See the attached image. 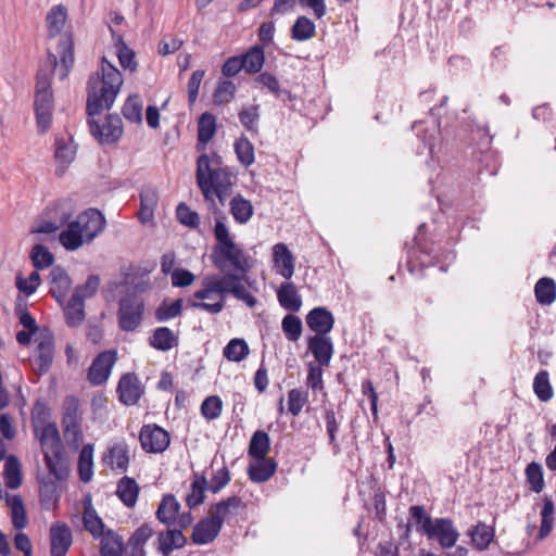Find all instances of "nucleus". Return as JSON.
<instances>
[{
    "label": "nucleus",
    "mask_w": 556,
    "mask_h": 556,
    "mask_svg": "<svg viewBox=\"0 0 556 556\" xmlns=\"http://www.w3.org/2000/svg\"><path fill=\"white\" fill-rule=\"evenodd\" d=\"M270 450V438L263 430L255 431L250 440L249 455L251 458L267 457Z\"/></svg>",
    "instance_id": "38"
},
{
    "label": "nucleus",
    "mask_w": 556,
    "mask_h": 556,
    "mask_svg": "<svg viewBox=\"0 0 556 556\" xmlns=\"http://www.w3.org/2000/svg\"><path fill=\"white\" fill-rule=\"evenodd\" d=\"M64 438L68 445L78 447L83 441L81 417L62 418Z\"/></svg>",
    "instance_id": "36"
},
{
    "label": "nucleus",
    "mask_w": 556,
    "mask_h": 556,
    "mask_svg": "<svg viewBox=\"0 0 556 556\" xmlns=\"http://www.w3.org/2000/svg\"><path fill=\"white\" fill-rule=\"evenodd\" d=\"M0 498H4L8 507L11 510L12 525L15 529L22 530L27 527L28 519L26 508L21 495L11 496L9 493H3L0 489Z\"/></svg>",
    "instance_id": "23"
},
{
    "label": "nucleus",
    "mask_w": 556,
    "mask_h": 556,
    "mask_svg": "<svg viewBox=\"0 0 556 556\" xmlns=\"http://www.w3.org/2000/svg\"><path fill=\"white\" fill-rule=\"evenodd\" d=\"M4 478L9 489L15 490L22 485V465L18 458L13 454H10L5 458Z\"/></svg>",
    "instance_id": "32"
},
{
    "label": "nucleus",
    "mask_w": 556,
    "mask_h": 556,
    "mask_svg": "<svg viewBox=\"0 0 556 556\" xmlns=\"http://www.w3.org/2000/svg\"><path fill=\"white\" fill-rule=\"evenodd\" d=\"M180 508V503L173 494H165L159 504L155 515L161 523L172 526L176 523Z\"/></svg>",
    "instance_id": "25"
},
{
    "label": "nucleus",
    "mask_w": 556,
    "mask_h": 556,
    "mask_svg": "<svg viewBox=\"0 0 556 556\" xmlns=\"http://www.w3.org/2000/svg\"><path fill=\"white\" fill-rule=\"evenodd\" d=\"M65 321L68 327L79 326L86 317L85 302L77 295H72L64 307Z\"/></svg>",
    "instance_id": "30"
},
{
    "label": "nucleus",
    "mask_w": 556,
    "mask_h": 556,
    "mask_svg": "<svg viewBox=\"0 0 556 556\" xmlns=\"http://www.w3.org/2000/svg\"><path fill=\"white\" fill-rule=\"evenodd\" d=\"M222 530L220 521L212 516L201 519L194 527L191 540L194 544L204 545L213 542Z\"/></svg>",
    "instance_id": "20"
},
{
    "label": "nucleus",
    "mask_w": 556,
    "mask_h": 556,
    "mask_svg": "<svg viewBox=\"0 0 556 556\" xmlns=\"http://www.w3.org/2000/svg\"><path fill=\"white\" fill-rule=\"evenodd\" d=\"M159 195L154 188H143L140 192L139 219L147 223L153 218L154 210L157 206Z\"/></svg>",
    "instance_id": "31"
},
{
    "label": "nucleus",
    "mask_w": 556,
    "mask_h": 556,
    "mask_svg": "<svg viewBox=\"0 0 556 556\" xmlns=\"http://www.w3.org/2000/svg\"><path fill=\"white\" fill-rule=\"evenodd\" d=\"M316 34V26L312 20L306 16H299L291 28V37L296 41H305L313 38Z\"/></svg>",
    "instance_id": "45"
},
{
    "label": "nucleus",
    "mask_w": 556,
    "mask_h": 556,
    "mask_svg": "<svg viewBox=\"0 0 556 556\" xmlns=\"http://www.w3.org/2000/svg\"><path fill=\"white\" fill-rule=\"evenodd\" d=\"M58 53L62 64L61 79H64L74 64L73 43L70 37H64L58 45Z\"/></svg>",
    "instance_id": "51"
},
{
    "label": "nucleus",
    "mask_w": 556,
    "mask_h": 556,
    "mask_svg": "<svg viewBox=\"0 0 556 556\" xmlns=\"http://www.w3.org/2000/svg\"><path fill=\"white\" fill-rule=\"evenodd\" d=\"M73 542L70 527L55 522L50 528V556H65Z\"/></svg>",
    "instance_id": "14"
},
{
    "label": "nucleus",
    "mask_w": 556,
    "mask_h": 556,
    "mask_svg": "<svg viewBox=\"0 0 556 556\" xmlns=\"http://www.w3.org/2000/svg\"><path fill=\"white\" fill-rule=\"evenodd\" d=\"M90 134L100 144H113L123 135V121L117 114H109L102 125L94 119L88 121Z\"/></svg>",
    "instance_id": "9"
},
{
    "label": "nucleus",
    "mask_w": 556,
    "mask_h": 556,
    "mask_svg": "<svg viewBox=\"0 0 556 556\" xmlns=\"http://www.w3.org/2000/svg\"><path fill=\"white\" fill-rule=\"evenodd\" d=\"M76 150L74 147L66 144L64 141L56 140V149H55V160L58 163L62 165V169H56V174L61 176L65 168L68 166V164L72 163V161L75 157Z\"/></svg>",
    "instance_id": "58"
},
{
    "label": "nucleus",
    "mask_w": 556,
    "mask_h": 556,
    "mask_svg": "<svg viewBox=\"0 0 556 556\" xmlns=\"http://www.w3.org/2000/svg\"><path fill=\"white\" fill-rule=\"evenodd\" d=\"M216 131V119L212 113H203L198 122V142L197 150L204 151L207 142L214 137Z\"/></svg>",
    "instance_id": "27"
},
{
    "label": "nucleus",
    "mask_w": 556,
    "mask_h": 556,
    "mask_svg": "<svg viewBox=\"0 0 556 556\" xmlns=\"http://www.w3.org/2000/svg\"><path fill=\"white\" fill-rule=\"evenodd\" d=\"M241 506V498L239 496H230L225 501L217 503L211 510V516L216 520L220 521L223 527L224 520L232 514L235 509Z\"/></svg>",
    "instance_id": "47"
},
{
    "label": "nucleus",
    "mask_w": 556,
    "mask_h": 556,
    "mask_svg": "<svg viewBox=\"0 0 556 556\" xmlns=\"http://www.w3.org/2000/svg\"><path fill=\"white\" fill-rule=\"evenodd\" d=\"M265 53L261 46H253L245 51V72L258 73L264 65Z\"/></svg>",
    "instance_id": "56"
},
{
    "label": "nucleus",
    "mask_w": 556,
    "mask_h": 556,
    "mask_svg": "<svg viewBox=\"0 0 556 556\" xmlns=\"http://www.w3.org/2000/svg\"><path fill=\"white\" fill-rule=\"evenodd\" d=\"M100 286V277L98 275H90L84 285H79L75 288L72 295H77V298H81L85 302V299L92 298Z\"/></svg>",
    "instance_id": "62"
},
{
    "label": "nucleus",
    "mask_w": 556,
    "mask_h": 556,
    "mask_svg": "<svg viewBox=\"0 0 556 556\" xmlns=\"http://www.w3.org/2000/svg\"><path fill=\"white\" fill-rule=\"evenodd\" d=\"M469 535L471 538L472 545L479 549L483 551L489 547L490 543L494 539V529L488 526L484 522L479 521L470 531Z\"/></svg>",
    "instance_id": "35"
},
{
    "label": "nucleus",
    "mask_w": 556,
    "mask_h": 556,
    "mask_svg": "<svg viewBox=\"0 0 556 556\" xmlns=\"http://www.w3.org/2000/svg\"><path fill=\"white\" fill-rule=\"evenodd\" d=\"M224 357L231 362L243 359V338H236L229 341L224 348Z\"/></svg>",
    "instance_id": "64"
},
{
    "label": "nucleus",
    "mask_w": 556,
    "mask_h": 556,
    "mask_svg": "<svg viewBox=\"0 0 556 556\" xmlns=\"http://www.w3.org/2000/svg\"><path fill=\"white\" fill-rule=\"evenodd\" d=\"M307 401V392L301 389H291L288 392V412L294 417L299 416Z\"/></svg>",
    "instance_id": "60"
},
{
    "label": "nucleus",
    "mask_w": 556,
    "mask_h": 556,
    "mask_svg": "<svg viewBox=\"0 0 556 556\" xmlns=\"http://www.w3.org/2000/svg\"><path fill=\"white\" fill-rule=\"evenodd\" d=\"M67 11L62 4L53 7L47 14V27L49 37H55L62 31L66 22Z\"/></svg>",
    "instance_id": "39"
},
{
    "label": "nucleus",
    "mask_w": 556,
    "mask_h": 556,
    "mask_svg": "<svg viewBox=\"0 0 556 556\" xmlns=\"http://www.w3.org/2000/svg\"><path fill=\"white\" fill-rule=\"evenodd\" d=\"M233 282H236L233 276H206L202 280V288L195 291L193 296L203 301L211 299L213 293L220 295L222 299H224L227 293H231L236 299L243 300V288L236 287Z\"/></svg>",
    "instance_id": "7"
},
{
    "label": "nucleus",
    "mask_w": 556,
    "mask_h": 556,
    "mask_svg": "<svg viewBox=\"0 0 556 556\" xmlns=\"http://www.w3.org/2000/svg\"><path fill=\"white\" fill-rule=\"evenodd\" d=\"M48 281L50 283L51 295L62 304L67 295L68 290L72 286V280L67 275L66 270L61 266H54L49 276Z\"/></svg>",
    "instance_id": "21"
},
{
    "label": "nucleus",
    "mask_w": 556,
    "mask_h": 556,
    "mask_svg": "<svg viewBox=\"0 0 556 556\" xmlns=\"http://www.w3.org/2000/svg\"><path fill=\"white\" fill-rule=\"evenodd\" d=\"M276 469L277 463L274 458H251L248 467V475L253 482H265L274 476Z\"/></svg>",
    "instance_id": "22"
},
{
    "label": "nucleus",
    "mask_w": 556,
    "mask_h": 556,
    "mask_svg": "<svg viewBox=\"0 0 556 556\" xmlns=\"http://www.w3.org/2000/svg\"><path fill=\"white\" fill-rule=\"evenodd\" d=\"M83 522L85 529L90 532L94 539H99L105 533L104 523L91 505L85 507Z\"/></svg>",
    "instance_id": "48"
},
{
    "label": "nucleus",
    "mask_w": 556,
    "mask_h": 556,
    "mask_svg": "<svg viewBox=\"0 0 556 556\" xmlns=\"http://www.w3.org/2000/svg\"><path fill=\"white\" fill-rule=\"evenodd\" d=\"M54 357V342L52 333L41 334L38 339L35 366L39 374L49 371Z\"/></svg>",
    "instance_id": "17"
},
{
    "label": "nucleus",
    "mask_w": 556,
    "mask_h": 556,
    "mask_svg": "<svg viewBox=\"0 0 556 556\" xmlns=\"http://www.w3.org/2000/svg\"><path fill=\"white\" fill-rule=\"evenodd\" d=\"M426 536L429 541H435L442 548L453 547L458 538L459 532L450 518L427 519Z\"/></svg>",
    "instance_id": "8"
},
{
    "label": "nucleus",
    "mask_w": 556,
    "mask_h": 556,
    "mask_svg": "<svg viewBox=\"0 0 556 556\" xmlns=\"http://www.w3.org/2000/svg\"><path fill=\"white\" fill-rule=\"evenodd\" d=\"M142 101L138 94H131L125 101L122 113L123 116L136 124H140L142 122Z\"/></svg>",
    "instance_id": "52"
},
{
    "label": "nucleus",
    "mask_w": 556,
    "mask_h": 556,
    "mask_svg": "<svg viewBox=\"0 0 556 556\" xmlns=\"http://www.w3.org/2000/svg\"><path fill=\"white\" fill-rule=\"evenodd\" d=\"M101 538V556H122L123 540L113 530H108Z\"/></svg>",
    "instance_id": "43"
},
{
    "label": "nucleus",
    "mask_w": 556,
    "mask_h": 556,
    "mask_svg": "<svg viewBox=\"0 0 556 556\" xmlns=\"http://www.w3.org/2000/svg\"><path fill=\"white\" fill-rule=\"evenodd\" d=\"M533 392L541 402H548L554 396V390L547 370H540L533 379Z\"/></svg>",
    "instance_id": "40"
},
{
    "label": "nucleus",
    "mask_w": 556,
    "mask_h": 556,
    "mask_svg": "<svg viewBox=\"0 0 556 556\" xmlns=\"http://www.w3.org/2000/svg\"><path fill=\"white\" fill-rule=\"evenodd\" d=\"M79 479L87 483L92 479L93 475V446L86 444L83 446L78 457Z\"/></svg>",
    "instance_id": "41"
},
{
    "label": "nucleus",
    "mask_w": 556,
    "mask_h": 556,
    "mask_svg": "<svg viewBox=\"0 0 556 556\" xmlns=\"http://www.w3.org/2000/svg\"><path fill=\"white\" fill-rule=\"evenodd\" d=\"M178 337L175 336L172 329L168 327H159L154 329L152 336L149 339L150 345L162 352H166L178 345Z\"/></svg>",
    "instance_id": "28"
},
{
    "label": "nucleus",
    "mask_w": 556,
    "mask_h": 556,
    "mask_svg": "<svg viewBox=\"0 0 556 556\" xmlns=\"http://www.w3.org/2000/svg\"><path fill=\"white\" fill-rule=\"evenodd\" d=\"M254 81L262 88H266L276 98L285 99V97L290 98L291 96L288 90L280 89L279 81L277 80V78L267 72L256 76Z\"/></svg>",
    "instance_id": "55"
},
{
    "label": "nucleus",
    "mask_w": 556,
    "mask_h": 556,
    "mask_svg": "<svg viewBox=\"0 0 556 556\" xmlns=\"http://www.w3.org/2000/svg\"><path fill=\"white\" fill-rule=\"evenodd\" d=\"M159 552L163 556H169L174 549L181 548L187 543V538L179 529H168L160 532L157 536Z\"/></svg>",
    "instance_id": "24"
},
{
    "label": "nucleus",
    "mask_w": 556,
    "mask_h": 556,
    "mask_svg": "<svg viewBox=\"0 0 556 556\" xmlns=\"http://www.w3.org/2000/svg\"><path fill=\"white\" fill-rule=\"evenodd\" d=\"M31 261L36 269H43L52 265L53 254L42 244H36L31 250Z\"/></svg>",
    "instance_id": "59"
},
{
    "label": "nucleus",
    "mask_w": 556,
    "mask_h": 556,
    "mask_svg": "<svg viewBox=\"0 0 556 556\" xmlns=\"http://www.w3.org/2000/svg\"><path fill=\"white\" fill-rule=\"evenodd\" d=\"M324 419L326 424V431L329 439V445H331L333 454L338 455L341 453V447L337 440L340 420L337 419L336 413L331 408L325 410Z\"/></svg>",
    "instance_id": "50"
},
{
    "label": "nucleus",
    "mask_w": 556,
    "mask_h": 556,
    "mask_svg": "<svg viewBox=\"0 0 556 556\" xmlns=\"http://www.w3.org/2000/svg\"><path fill=\"white\" fill-rule=\"evenodd\" d=\"M554 511L555 506L553 500L547 495L544 496L541 510V526L538 535L539 540H544L551 534L554 525Z\"/></svg>",
    "instance_id": "42"
},
{
    "label": "nucleus",
    "mask_w": 556,
    "mask_h": 556,
    "mask_svg": "<svg viewBox=\"0 0 556 556\" xmlns=\"http://www.w3.org/2000/svg\"><path fill=\"white\" fill-rule=\"evenodd\" d=\"M534 294L541 305H551L556 300V282L549 277L540 278L534 286Z\"/></svg>",
    "instance_id": "33"
},
{
    "label": "nucleus",
    "mask_w": 556,
    "mask_h": 556,
    "mask_svg": "<svg viewBox=\"0 0 556 556\" xmlns=\"http://www.w3.org/2000/svg\"><path fill=\"white\" fill-rule=\"evenodd\" d=\"M237 91V86L230 79H219L215 91L213 93V100L216 104H225L230 102Z\"/></svg>",
    "instance_id": "54"
},
{
    "label": "nucleus",
    "mask_w": 556,
    "mask_h": 556,
    "mask_svg": "<svg viewBox=\"0 0 556 556\" xmlns=\"http://www.w3.org/2000/svg\"><path fill=\"white\" fill-rule=\"evenodd\" d=\"M182 299H177L173 303L163 302L155 309V318L157 321L164 323L179 316L182 312Z\"/></svg>",
    "instance_id": "57"
},
{
    "label": "nucleus",
    "mask_w": 556,
    "mask_h": 556,
    "mask_svg": "<svg viewBox=\"0 0 556 556\" xmlns=\"http://www.w3.org/2000/svg\"><path fill=\"white\" fill-rule=\"evenodd\" d=\"M276 295L279 305L290 313H298L303 305L302 296L292 281H283L277 289Z\"/></svg>",
    "instance_id": "19"
},
{
    "label": "nucleus",
    "mask_w": 556,
    "mask_h": 556,
    "mask_svg": "<svg viewBox=\"0 0 556 556\" xmlns=\"http://www.w3.org/2000/svg\"><path fill=\"white\" fill-rule=\"evenodd\" d=\"M39 441L49 473L56 480H65L68 477V462L55 422L41 428Z\"/></svg>",
    "instance_id": "5"
},
{
    "label": "nucleus",
    "mask_w": 556,
    "mask_h": 556,
    "mask_svg": "<svg viewBox=\"0 0 556 556\" xmlns=\"http://www.w3.org/2000/svg\"><path fill=\"white\" fill-rule=\"evenodd\" d=\"M115 47L121 66L124 70H129L131 73L136 72L138 64L135 60V51L125 43L122 36H117Z\"/></svg>",
    "instance_id": "49"
},
{
    "label": "nucleus",
    "mask_w": 556,
    "mask_h": 556,
    "mask_svg": "<svg viewBox=\"0 0 556 556\" xmlns=\"http://www.w3.org/2000/svg\"><path fill=\"white\" fill-rule=\"evenodd\" d=\"M117 361L115 350H105L99 353L88 369V380L92 386L105 383L111 375L112 368Z\"/></svg>",
    "instance_id": "11"
},
{
    "label": "nucleus",
    "mask_w": 556,
    "mask_h": 556,
    "mask_svg": "<svg viewBox=\"0 0 556 556\" xmlns=\"http://www.w3.org/2000/svg\"><path fill=\"white\" fill-rule=\"evenodd\" d=\"M153 532L149 523H143L132 533L128 540V546L131 549L132 556H144L143 546L152 536Z\"/></svg>",
    "instance_id": "37"
},
{
    "label": "nucleus",
    "mask_w": 556,
    "mask_h": 556,
    "mask_svg": "<svg viewBox=\"0 0 556 556\" xmlns=\"http://www.w3.org/2000/svg\"><path fill=\"white\" fill-rule=\"evenodd\" d=\"M273 261L276 273L290 280L294 274L295 261L287 244L280 242L274 245Z\"/></svg>",
    "instance_id": "16"
},
{
    "label": "nucleus",
    "mask_w": 556,
    "mask_h": 556,
    "mask_svg": "<svg viewBox=\"0 0 556 556\" xmlns=\"http://www.w3.org/2000/svg\"><path fill=\"white\" fill-rule=\"evenodd\" d=\"M139 491L140 488L134 478L125 476L117 482L116 495L129 508L136 505Z\"/></svg>",
    "instance_id": "29"
},
{
    "label": "nucleus",
    "mask_w": 556,
    "mask_h": 556,
    "mask_svg": "<svg viewBox=\"0 0 556 556\" xmlns=\"http://www.w3.org/2000/svg\"><path fill=\"white\" fill-rule=\"evenodd\" d=\"M74 224L81 230L86 242L92 241L105 227V218L97 208H88L80 213Z\"/></svg>",
    "instance_id": "13"
},
{
    "label": "nucleus",
    "mask_w": 556,
    "mask_h": 556,
    "mask_svg": "<svg viewBox=\"0 0 556 556\" xmlns=\"http://www.w3.org/2000/svg\"><path fill=\"white\" fill-rule=\"evenodd\" d=\"M48 60L52 68L50 71L40 68L37 73L34 101L37 127L42 134L50 128L52 122L54 98L51 83L52 73L58 66V56L53 53H49Z\"/></svg>",
    "instance_id": "4"
},
{
    "label": "nucleus",
    "mask_w": 556,
    "mask_h": 556,
    "mask_svg": "<svg viewBox=\"0 0 556 556\" xmlns=\"http://www.w3.org/2000/svg\"><path fill=\"white\" fill-rule=\"evenodd\" d=\"M104 462L109 465H116V468L126 471L129 464V450L125 442H119L109 448Z\"/></svg>",
    "instance_id": "34"
},
{
    "label": "nucleus",
    "mask_w": 556,
    "mask_h": 556,
    "mask_svg": "<svg viewBox=\"0 0 556 556\" xmlns=\"http://www.w3.org/2000/svg\"><path fill=\"white\" fill-rule=\"evenodd\" d=\"M281 330L288 341H299L303 332L301 318L293 313L287 314L281 320Z\"/></svg>",
    "instance_id": "44"
},
{
    "label": "nucleus",
    "mask_w": 556,
    "mask_h": 556,
    "mask_svg": "<svg viewBox=\"0 0 556 556\" xmlns=\"http://www.w3.org/2000/svg\"><path fill=\"white\" fill-rule=\"evenodd\" d=\"M116 392L121 403L132 406L143 396L144 387L135 372H126L119 378Z\"/></svg>",
    "instance_id": "12"
},
{
    "label": "nucleus",
    "mask_w": 556,
    "mask_h": 556,
    "mask_svg": "<svg viewBox=\"0 0 556 556\" xmlns=\"http://www.w3.org/2000/svg\"><path fill=\"white\" fill-rule=\"evenodd\" d=\"M123 85L122 73L105 56L101 59L100 70L92 74L87 83L86 112L89 116L110 110Z\"/></svg>",
    "instance_id": "1"
},
{
    "label": "nucleus",
    "mask_w": 556,
    "mask_h": 556,
    "mask_svg": "<svg viewBox=\"0 0 556 556\" xmlns=\"http://www.w3.org/2000/svg\"><path fill=\"white\" fill-rule=\"evenodd\" d=\"M60 242L66 250L75 251L86 241L81 230L72 222L68 224L67 229L60 233Z\"/></svg>",
    "instance_id": "46"
},
{
    "label": "nucleus",
    "mask_w": 556,
    "mask_h": 556,
    "mask_svg": "<svg viewBox=\"0 0 556 556\" xmlns=\"http://www.w3.org/2000/svg\"><path fill=\"white\" fill-rule=\"evenodd\" d=\"M307 348L320 366H328L332 354L333 343L328 334H314L307 339Z\"/></svg>",
    "instance_id": "18"
},
{
    "label": "nucleus",
    "mask_w": 556,
    "mask_h": 556,
    "mask_svg": "<svg viewBox=\"0 0 556 556\" xmlns=\"http://www.w3.org/2000/svg\"><path fill=\"white\" fill-rule=\"evenodd\" d=\"M525 475L531 491L541 493L545 485L542 465L538 462H531L526 467Z\"/></svg>",
    "instance_id": "53"
},
{
    "label": "nucleus",
    "mask_w": 556,
    "mask_h": 556,
    "mask_svg": "<svg viewBox=\"0 0 556 556\" xmlns=\"http://www.w3.org/2000/svg\"><path fill=\"white\" fill-rule=\"evenodd\" d=\"M202 415L208 419L217 418L222 413V401L216 395L206 397L201 405Z\"/></svg>",
    "instance_id": "63"
},
{
    "label": "nucleus",
    "mask_w": 556,
    "mask_h": 556,
    "mask_svg": "<svg viewBox=\"0 0 556 556\" xmlns=\"http://www.w3.org/2000/svg\"><path fill=\"white\" fill-rule=\"evenodd\" d=\"M214 237L216 243L210 255L213 265L223 274L222 277L233 276L236 278L233 285L243 288V253L220 219H216Z\"/></svg>",
    "instance_id": "3"
},
{
    "label": "nucleus",
    "mask_w": 556,
    "mask_h": 556,
    "mask_svg": "<svg viewBox=\"0 0 556 556\" xmlns=\"http://www.w3.org/2000/svg\"><path fill=\"white\" fill-rule=\"evenodd\" d=\"M141 447L147 453H163L170 443L169 433L162 427L152 424L142 426L139 433Z\"/></svg>",
    "instance_id": "10"
},
{
    "label": "nucleus",
    "mask_w": 556,
    "mask_h": 556,
    "mask_svg": "<svg viewBox=\"0 0 556 556\" xmlns=\"http://www.w3.org/2000/svg\"><path fill=\"white\" fill-rule=\"evenodd\" d=\"M144 302L136 294H128L119 300L117 318L123 331H135L142 323Z\"/></svg>",
    "instance_id": "6"
},
{
    "label": "nucleus",
    "mask_w": 556,
    "mask_h": 556,
    "mask_svg": "<svg viewBox=\"0 0 556 556\" xmlns=\"http://www.w3.org/2000/svg\"><path fill=\"white\" fill-rule=\"evenodd\" d=\"M178 222L191 229H197L200 225V218L197 212L192 211L186 203H179L176 208Z\"/></svg>",
    "instance_id": "61"
},
{
    "label": "nucleus",
    "mask_w": 556,
    "mask_h": 556,
    "mask_svg": "<svg viewBox=\"0 0 556 556\" xmlns=\"http://www.w3.org/2000/svg\"><path fill=\"white\" fill-rule=\"evenodd\" d=\"M305 321L315 334H328L334 326L333 314L325 306L312 308L307 313Z\"/></svg>",
    "instance_id": "15"
},
{
    "label": "nucleus",
    "mask_w": 556,
    "mask_h": 556,
    "mask_svg": "<svg viewBox=\"0 0 556 556\" xmlns=\"http://www.w3.org/2000/svg\"><path fill=\"white\" fill-rule=\"evenodd\" d=\"M207 490V480L203 473L193 472L190 491L186 495L185 502L189 509H192L205 500V491Z\"/></svg>",
    "instance_id": "26"
},
{
    "label": "nucleus",
    "mask_w": 556,
    "mask_h": 556,
    "mask_svg": "<svg viewBox=\"0 0 556 556\" xmlns=\"http://www.w3.org/2000/svg\"><path fill=\"white\" fill-rule=\"evenodd\" d=\"M195 178L204 199L214 202L217 197L222 204L231 194L235 175L222 166V159L217 154L208 156L202 153L197 160Z\"/></svg>",
    "instance_id": "2"
}]
</instances>
